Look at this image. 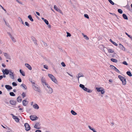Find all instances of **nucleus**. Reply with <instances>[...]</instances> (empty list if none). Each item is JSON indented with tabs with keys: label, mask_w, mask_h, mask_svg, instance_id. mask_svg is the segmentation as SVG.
Instances as JSON below:
<instances>
[{
	"label": "nucleus",
	"mask_w": 132,
	"mask_h": 132,
	"mask_svg": "<svg viewBox=\"0 0 132 132\" xmlns=\"http://www.w3.org/2000/svg\"><path fill=\"white\" fill-rule=\"evenodd\" d=\"M110 42H111L112 44H113L114 45H115L116 46H118V44H117L116 42L113 41L111 39H110Z\"/></svg>",
	"instance_id": "a878e982"
},
{
	"label": "nucleus",
	"mask_w": 132,
	"mask_h": 132,
	"mask_svg": "<svg viewBox=\"0 0 132 132\" xmlns=\"http://www.w3.org/2000/svg\"><path fill=\"white\" fill-rule=\"evenodd\" d=\"M78 76H76L77 78L78 79V81H79V78L81 77H83L84 75L83 74L80 73H79L77 75Z\"/></svg>",
	"instance_id": "f8f14e48"
},
{
	"label": "nucleus",
	"mask_w": 132,
	"mask_h": 132,
	"mask_svg": "<svg viewBox=\"0 0 132 132\" xmlns=\"http://www.w3.org/2000/svg\"><path fill=\"white\" fill-rule=\"evenodd\" d=\"M32 84V87L35 91L38 92H40V89L39 86L36 84H35L34 82L32 81H30Z\"/></svg>",
	"instance_id": "f257e3e1"
},
{
	"label": "nucleus",
	"mask_w": 132,
	"mask_h": 132,
	"mask_svg": "<svg viewBox=\"0 0 132 132\" xmlns=\"http://www.w3.org/2000/svg\"><path fill=\"white\" fill-rule=\"evenodd\" d=\"M21 95L23 98H24V97L26 96V94L25 93L23 92L22 94Z\"/></svg>",
	"instance_id": "4c0bfd02"
},
{
	"label": "nucleus",
	"mask_w": 132,
	"mask_h": 132,
	"mask_svg": "<svg viewBox=\"0 0 132 132\" xmlns=\"http://www.w3.org/2000/svg\"><path fill=\"white\" fill-rule=\"evenodd\" d=\"M44 21L46 24H48V22L47 20L45 19V20Z\"/></svg>",
	"instance_id": "c03bdc74"
},
{
	"label": "nucleus",
	"mask_w": 132,
	"mask_h": 132,
	"mask_svg": "<svg viewBox=\"0 0 132 132\" xmlns=\"http://www.w3.org/2000/svg\"><path fill=\"white\" fill-rule=\"evenodd\" d=\"M4 78H5L6 77V76L5 75H3V76H2Z\"/></svg>",
	"instance_id": "774afa93"
},
{
	"label": "nucleus",
	"mask_w": 132,
	"mask_h": 132,
	"mask_svg": "<svg viewBox=\"0 0 132 132\" xmlns=\"http://www.w3.org/2000/svg\"><path fill=\"white\" fill-rule=\"evenodd\" d=\"M30 119L32 121H34L37 120L38 117L35 115H31L30 117Z\"/></svg>",
	"instance_id": "9d476101"
},
{
	"label": "nucleus",
	"mask_w": 132,
	"mask_h": 132,
	"mask_svg": "<svg viewBox=\"0 0 132 132\" xmlns=\"http://www.w3.org/2000/svg\"><path fill=\"white\" fill-rule=\"evenodd\" d=\"M9 73V75L10 76V78L12 79H14V77L13 72H12L11 70Z\"/></svg>",
	"instance_id": "ddd939ff"
},
{
	"label": "nucleus",
	"mask_w": 132,
	"mask_h": 132,
	"mask_svg": "<svg viewBox=\"0 0 132 132\" xmlns=\"http://www.w3.org/2000/svg\"><path fill=\"white\" fill-rule=\"evenodd\" d=\"M24 126L25 129L26 131H29L30 129V127L28 123H25L24 124Z\"/></svg>",
	"instance_id": "1a4fd4ad"
},
{
	"label": "nucleus",
	"mask_w": 132,
	"mask_h": 132,
	"mask_svg": "<svg viewBox=\"0 0 132 132\" xmlns=\"http://www.w3.org/2000/svg\"><path fill=\"white\" fill-rule=\"evenodd\" d=\"M22 100V99L21 97H19L17 98V101L18 102H21Z\"/></svg>",
	"instance_id": "c756f323"
},
{
	"label": "nucleus",
	"mask_w": 132,
	"mask_h": 132,
	"mask_svg": "<svg viewBox=\"0 0 132 132\" xmlns=\"http://www.w3.org/2000/svg\"><path fill=\"white\" fill-rule=\"evenodd\" d=\"M118 11L120 14H122V11L121 9H118Z\"/></svg>",
	"instance_id": "58836bf2"
},
{
	"label": "nucleus",
	"mask_w": 132,
	"mask_h": 132,
	"mask_svg": "<svg viewBox=\"0 0 132 132\" xmlns=\"http://www.w3.org/2000/svg\"><path fill=\"white\" fill-rule=\"evenodd\" d=\"M20 72L21 73V75L23 76H25V73L24 71H22V70H20Z\"/></svg>",
	"instance_id": "bb28decb"
},
{
	"label": "nucleus",
	"mask_w": 132,
	"mask_h": 132,
	"mask_svg": "<svg viewBox=\"0 0 132 132\" xmlns=\"http://www.w3.org/2000/svg\"><path fill=\"white\" fill-rule=\"evenodd\" d=\"M125 34L128 37H129V36H130L129 35H128L127 32H125Z\"/></svg>",
	"instance_id": "e2e57ef3"
},
{
	"label": "nucleus",
	"mask_w": 132,
	"mask_h": 132,
	"mask_svg": "<svg viewBox=\"0 0 132 132\" xmlns=\"http://www.w3.org/2000/svg\"><path fill=\"white\" fill-rule=\"evenodd\" d=\"M126 73L129 76L131 77L132 76V75L130 71H127V72Z\"/></svg>",
	"instance_id": "c9c22d12"
},
{
	"label": "nucleus",
	"mask_w": 132,
	"mask_h": 132,
	"mask_svg": "<svg viewBox=\"0 0 132 132\" xmlns=\"http://www.w3.org/2000/svg\"><path fill=\"white\" fill-rule=\"evenodd\" d=\"M10 103L13 105H15L16 104V102L14 100H11L10 101Z\"/></svg>",
	"instance_id": "5701e85b"
},
{
	"label": "nucleus",
	"mask_w": 132,
	"mask_h": 132,
	"mask_svg": "<svg viewBox=\"0 0 132 132\" xmlns=\"http://www.w3.org/2000/svg\"><path fill=\"white\" fill-rule=\"evenodd\" d=\"M25 66L27 67L29 70H31L32 69V68L31 66L28 63H26L25 64Z\"/></svg>",
	"instance_id": "f3484780"
},
{
	"label": "nucleus",
	"mask_w": 132,
	"mask_h": 132,
	"mask_svg": "<svg viewBox=\"0 0 132 132\" xmlns=\"http://www.w3.org/2000/svg\"><path fill=\"white\" fill-rule=\"evenodd\" d=\"M40 125V124L39 123L37 122L36 123L35 126H34V127L37 129H39L40 128V127H39V126Z\"/></svg>",
	"instance_id": "4468645a"
},
{
	"label": "nucleus",
	"mask_w": 132,
	"mask_h": 132,
	"mask_svg": "<svg viewBox=\"0 0 132 132\" xmlns=\"http://www.w3.org/2000/svg\"><path fill=\"white\" fill-rule=\"evenodd\" d=\"M114 70H115V71H117L119 73L120 72L119 71V70L118 69H117L116 67H115Z\"/></svg>",
	"instance_id": "a18cd8bd"
},
{
	"label": "nucleus",
	"mask_w": 132,
	"mask_h": 132,
	"mask_svg": "<svg viewBox=\"0 0 132 132\" xmlns=\"http://www.w3.org/2000/svg\"><path fill=\"white\" fill-rule=\"evenodd\" d=\"M12 85L13 86H16L17 85L16 83L14 82H12Z\"/></svg>",
	"instance_id": "8fccbe9b"
},
{
	"label": "nucleus",
	"mask_w": 132,
	"mask_h": 132,
	"mask_svg": "<svg viewBox=\"0 0 132 132\" xmlns=\"http://www.w3.org/2000/svg\"><path fill=\"white\" fill-rule=\"evenodd\" d=\"M79 87L84 90L88 93H91L92 92V90H91L85 87V86L82 84H80L79 85Z\"/></svg>",
	"instance_id": "7ed1b4c3"
},
{
	"label": "nucleus",
	"mask_w": 132,
	"mask_h": 132,
	"mask_svg": "<svg viewBox=\"0 0 132 132\" xmlns=\"http://www.w3.org/2000/svg\"><path fill=\"white\" fill-rule=\"evenodd\" d=\"M82 34L85 39L87 40H88L89 39V38L86 35L84 34L83 33H82Z\"/></svg>",
	"instance_id": "473e14b6"
},
{
	"label": "nucleus",
	"mask_w": 132,
	"mask_h": 132,
	"mask_svg": "<svg viewBox=\"0 0 132 132\" xmlns=\"http://www.w3.org/2000/svg\"><path fill=\"white\" fill-rule=\"evenodd\" d=\"M11 115L12 116L13 119L15 120L16 122H19V119L18 118L17 116H14L13 114H11Z\"/></svg>",
	"instance_id": "9b49d317"
},
{
	"label": "nucleus",
	"mask_w": 132,
	"mask_h": 132,
	"mask_svg": "<svg viewBox=\"0 0 132 132\" xmlns=\"http://www.w3.org/2000/svg\"><path fill=\"white\" fill-rule=\"evenodd\" d=\"M103 87H100V88L96 87V90H97V91L98 92H100L101 91V90H102V89H103Z\"/></svg>",
	"instance_id": "b1692460"
},
{
	"label": "nucleus",
	"mask_w": 132,
	"mask_h": 132,
	"mask_svg": "<svg viewBox=\"0 0 132 132\" xmlns=\"http://www.w3.org/2000/svg\"><path fill=\"white\" fill-rule=\"evenodd\" d=\"M129 37L131 39V40H132V36H131L130 35Z\"/></svg>",
	"instance_id": "0e129e2a"
},
{
	"label": "nucleus",
	"mask_w": 132,
	"mask_h": 132,
	"mask_svg": "<svg viewBox=\"0 0 132 132\" xmlns=\"http://www.w3.org/2000/svg\"><path fill=\"white\" fill-rule=\"evenodd\" d=\"M71 114L73 115H76L77 114V113L73 110H71Z\"/></svg>",
	"instance_id": "c85d7f7f"
},
{
	"label": "nucleus",
	"mask_w": 132,
	"mask_h": 132,
	"mask_svg": "<svg viewBox=\"0 0 132 132\" xmlns=\"http://www.w3.org/2000/svg\"><path fill=\"white\" fill-rule=\"evenodd\" d=\"M108 1L109 3L111 4L112 5L114 4V3L111 0H109Z\"/></svg>",
	"instance_id": "a19ab883"
},
{
	"label": "nucleus",
	"mask_w": 132,
	"mask_h": 132,
	"mask_svg": "<svg viewBox=\"0 0 132 132\" xmlns=\"http://www.w3.org/2000/svg\"><path fill=\"white\" fill-rule=\"evenodd\" d=\"M47 26L49 28H51V25L50 24H47Z\"/></svg>",
	"instance_id": "5fc2aeb1"
},
{
	"label": "nucleus",
	"mask_w": 132,
	"mask_h": 132,
	"mask_svg": "<svg viewBox=\"0 0 132 132\" xmlns=\"http://www.w3.org/2000/svg\"><path fill=\"white\" fill-rule=\"evenodd\" d=\"M100 92L102 94H104L105 93V90L103 88L101 90Z\"/></svg>",
	"instance_id": "e433bc0d"
},
{
	"label": "nucleus",
	"mask_w": 132,
	"mask_h": 132,
	"mask_svg": "<svg viewBox=\"0 0 132 132\" xmlns=\"http://www.w3.org/2000/svg\"><path fill=\"white\" fill-rule=\"evenodd\" d=\"M36 14L38 16L40 15V13L38 12H36Z\"/></svg>",
	"instance_id": "4d7b16f0"
},
{
	"label": "nucleus",
	"mask_w": 132,
	"mask_h": 132,
	"mask_svg": "<svg viewBox=\"0 0 132 132\" xmlns=\"http://www.w3.org/2000/svg\"><path fill=\"white\" fill-rule=\"evenodd\" d=\"M11 70H9L7 69H3L2 71L3 74L7 75L9 73Z\"/></svg>",
	"instance_id": "0eeeda50"
},
{
	"label": "nucleus",
	"mask_w": 132,
	"mask_h": 132,
	"mask_svg": "<svg viewBox=\"0 0 132 132\" xmlns=\"http://www.w3.org/2000/svg\"><path fill=\"white\" fill-rule=\"evenodd\" d=\"M33 108L35 109H38L39 108V107L36 104H35L33 105Z\"/></svg>",
	"instance_id": "aec40b11"
},
{
	"label": "nucleus",
	"mask_w": 132,
	"mask_h": 132,
	"mask_svg": "<svg viewBox=\"0 0 132 132\" xmlns=\"http://www.w3.org/2000/svg\"><path fill=\"white\" fill-rule=\"evenodd\" d=\"M17 2L20 4H21V2L20 1H19V0Z\"/></svg>",
	"instance_id": "338daca9"
},
{
	"label": "nucleus",
	"mask_w": 132,
	"mask_h": 132,
	"mask_svg": "<svg viewBox=\"0 0 132 132\" xmlns=\"http://www.w3.org/2000/svg\"><path fill=\"white\" fill-rule=\"evenodd\" d=\"M110 67H111V68L112 69H114L116 67H115L113 65H111L110 66Z\"/></svg>",
	"instance_id": "de8ad7c7"
},
{
	"label": "nucleus",
	"mask_w": 132,
	"mask_h": 132,
	"mask_svg": "<svg viewBox=\"0 0 132 132\" xmlns=\"http://www.w3.org/2000/svg\"><path fill=\"white\" fill-rule=\"evenodd\" d=\"M41 19H42V20L44 21L45 19L43 18H41Z\"/></svg>",
	"instance_id": "69168bd1"
},
{
	"label": "nucleus",
	"mask_w": 132,
	"mask_h": 132,
	"mask_svg": "<svg viewBox=\"0 0 132 132\" xmlns=\"http://www.w3.org/2000/svg\"><path fill=\"white\" fill-rule=\"evenodd\" d=\"M88 127L89 129L93 131V132H97L94 128L90 126H88Z\"/></svg>",
	"instance_id": "4be33fe9"
},
{
	"label": "nucleus",
	"mask_w": 132,
	"mask_h": 132,
	"mask_svg": "<svg viewBox=\"0 0 132 132\" xmlns=\"http://www.w3.org/2000/svg\"><path fill=\"white\" fill-rule=\"evenodd\" d=\"M84 16L87 19L89 18V17L88 16V15L87 14H85L84 15Z\"/></svg>",
	"instance_id": "37998d69"
},
{
	"label": "nucleus",
	"mask_w": 132,
	"mask_h": 132,
	"mask_svg": "<svg viewBox=\"0 0 132 132\" xmlns=\"http://www.w3.org/2000/svg\"><path fill=\"white\" fill-rule=\"evenodd\" d=\"M111 60L113 62L115 63H117L118 62L117 60L113 58L111 59Z\"/></svg>",
	"instance_id": "72a5a7b5"
},
{
	"label": "nucleus",
	"mask_w": 132,
	"mask_h": 132,
	"mask_svg": "<svg viewBox=\"0 0 132 132\" xmlns=\"http://www.w3.org/2000/svg\"><path fill=\"white\" fill-rule=\"evenodd\" d=\"M122 16L123 18L125 19L128 20V18L127 16L125 14H123Z\"/></svg>",
	"instance_id": "7c9ffc66"
},
{
	"label": "nucleus",
	"mask_w": 132,
	"mask_h": 132,
	"mask_svg": "<svg viewBox=\"0 0 132 132\" xmlns=\"http://www.w3.org/2000/svg\"><path fill=\"white\" fill-rule=\"evenodd\" d=\"M45 86L47 87L45 88V89L47 93L49 94H52L53 92V89L50 87V86L48 84Z\"/></svg>",
	"instance_id": "f03ea898"
},
{
	"label": "nucleus",
	"mask_w": 132,
	"mask_h": 132,
	"mask_svg": "<svg viewBox=\"0 0 132 132\" xmlns=\"http://www.w3.org/2000/svg\"><path fill=\"white\" fill-rule=\"evenodd\" d=\"M119 47L122 50L125 51V48L121 44H119Z\"/></svg>",
	"instance_id": "dca6fc26"
},
{
	"label": "nucleus",
	"mask_w": 132,
	"mask_h": 132,
	"mask_svg": "<svg viewBox=\"0 0 132 132\" xmlns=\"http://www.w3.org/2000/svg\"><path fill=\"white\" fill-rule=\"evenodd\" d=\"M3 78V77L2 76H0V80H1Z\"/></svg>",
	"instance_id": "bf43d9fd"
},
{
	"label": "nucleus",
	"mask_w": 132,
	"mask_h": 132,
	"mask_svg": "<svg viewBox=\"0 0 132 132\" xmlns=\"http://www.w3.org/2000/svg\"><path fill=\"white\" fill-rule=\"evenodd\" d=\"M44 67L46 69H48V66L47 65H44Z\"/></svg>",
	"instance_id": "09e8293b"
},
{
	"label": "nucleus",
	"mask_w": 132,
	"mask_h": 132,
	"mask_svg": "<svg viewBox=\"0 0 132 132\" xmlns=\"http://www.w3.org/2000/svg\"><path fill=\"white\" fill-rule=\"evenodd\" d=\"M28 18L31 21H34L33 19L32 18L31 16L30 15H29L28 16Z\"/></svg>",
	"instance_id": "393cba45"
},
{
	"label": "nucleus",
	"mask_w": 132,
	"mask_h": 132,
	"mask_svg": "<svg viewBox=\"0 0 132 132\" xmlns=\"http://www.w3.org/2000/svg\"><path fill=\"white\" fill-rule=\"evenodd\" d=\"M28 102L26 100H23L22 101V103L23 105L26 106L28 104Z\"/></svg>",
	"instance_id": "6ab92c4d"
},
{
	"label": "nucleus",
	"mask_w": 132,
	"mask_h": 132,
	"mask_svg": "<svg viewBox=\"0 0 132 132\" xmlns=\"http://www.w3.org/2000/svg\"><path fill=\"white\" fill-rule=\"evenodd\" d=\"M54 9L55 10H56L57 11V12H60V13L62 14H63L62 11L60 10L55 5L54 6Z\"/></svg>",
	"instance_id": "2eb2a0df"
},
{
	"label": "nucleus",
	"mask_w": 132,
	"mask_h": 132,
	"mask_svg": "<svg viewBox=\"0 0 132 132\" xmlns=\"http://www.w3.org/2000/svg\"><path fill=\"white\" fill-rule=\"evenodd\" d=\"M10 95L12 96H15V94L13 92H11L10 93Z\"/></svg>",
	"instance_id": "ea45409f"
},
{
	"label": "nucleus",
	"mask_w": 132,
	"mask_h": 132,
	"mask_svg": "<svg viewBox=\"0 0 132 132\" xmlns=\"http://www.w3.org/2000/svg\"><path fill=\"white\" fill-rule=\"evenodd\" d=\"M10 36L12 41L13 43H15L16 42L17 40L14 36L11 35V34L10 35Z\"/></svg>",
	"instance_id": "6e6552de"
},
{
	"label": "nucleus",
	"mask_w": 132,
	"mask_h": 132,
	"mask_svg": "<svg viewBox=\"0 0 132 132\" xmlns=\"http://www.w3.org/2000/svg\"><path fill=\"white\" fill-rule=\"evenodd\" d=\"M2 65L4 67H6V65L4 63H2Z\"/></svg>",
	"instance_id": "6e6d98bb"
},
{
	"label": "nucleus",
	"mask_w": 132,
	"mask_h": 132,
	"mask_svg": "<svg viewBox=\"0 0 132 132\" xmlns=\"http://www.w3.org/2000/svg\"><path fill=\"white\" fill-rule=\"evenodd\" d=\"M21 86L24 89H27V87L26 86V85L23 84H22L21 85Z\"/></svg>",
	"instance_id": "f704fd0d"
},
{
	"label": "nucleus",
	"mask_w": 132,
	"mask_h": 132,
	"mask_svg": "<svg viewBox=\"0 0 132 132\" xmlns=\"http://www.w3.org/2000/svg\"><path fill=\"white\" fill-rule=\"evenodd\" d=\"M61 64L63 67H65V65L64 62H62L61 63Z\"/></svg>",
	"instance_id": "49530a36"
},
{
	"label": "nucleus",
	"mask_w": 132,
	"mask_h": 132,
	"mask_svg": "<svg viewBox=\"0 0 132 132\" xmlns=\"http://www.w3.org/2000/svg\"><path fill=\"white\" fill-rule=\"evenodd\" d=\"M4 55L6 59H8L9 58V55L6 53H4Z\"/></svg>",
	"instance_id": "2f4dec72"
},
{
	"label": "nucleus",
	"mask_w": 132,
	"mask_h": 132,
	"mask_svg": "<svg viewBox=\"0 0 132 132\" xmlns=\"http://www.w3.org/2000/svg\"><path fill=\"white\" fill-rule=\"evenodd\" d=\"M67 37H70L71 36V34L69 33L68 32H67Z\"/></svg>",
	"instance_id": "79ce46f5"
},
{
	"label": "nucleus",
	"mask_w": 132,
	"mask_h": 132,
	"mask_svg": "<svg viewBox=\"0 0 132 132\" xmlns=\"http://www.w3.org/2000/svg\"><path fill=\"white\" fill-rule=\"evenodd\" d=\"M17 80L19 82H21L22 81L21 79V78L18 79Z\"/></svg>",
	"instance_id": "864d4df0"
},
{
	"label": "nucleus",
	"mask_w": 132,
	"mask_h": 132,
	"mask_svg": "<svg viewBox=\"0 0 132 132\" xmlns=\"http://www.w3.org/2000/svg\"><path fill=\"white\" fill-rule=\"evenodd\" d=\"M118 77L122 81V84L124 85H125L126 83V78L121 75H119Z\"/></svg>",
	"instance_id": "39448f33"
},
{
	"label": "nucleus",
	"mask_w": 132,
	"mask_h": 132,
	"mask_svg": "<svg viewBox=\"0 0 132 132\" xmlns=\"http://www.w3.org/2000/svg\"><path fill=\"white\" fill-rule=\"evenodd\" d=\"M41 81L42 85L44 86H46V85L48 84L46 82L45 79L44 77H42L41 78Z\"/></svg>",
	"instance_id": "423d86ee"
},
{
	"label": "nucleus",
	"mask_w": 132,
	"mask_h": 132,
	"mask_svg": "<svg viewBox=\"0 0 132 132\" xmlns=\"http://www.w3.org/2000/svg\"><path fill=\"white\" fill-rule=\"evenodd\" d=\"M18 20L20 22L23 24H24V23L22 18L20 17H18Z\"/></svg>",
	"instance_id": "a211bd4d"
},
{
	"label": "nucleus",
	"mask_w": 132,
	"mask_h": 132,
	"mask_svg": "<svg viewBox=\"0 0 132 132\" xmlns=\"http://www.w3.org/2000/svg\"><path fill=\"white\" fill-rule=\"evenodd\" d=\"M25 24L28 27H29V24L27 22H25Z\"/></svg>",
	"instance_id": "3c124183"
},
{
	"label": "nucleus",
	"mask_w": 132,
	"mask_h": 132,
	"mask_svg": "<svg viewBox=\"0 0 132 132\" xmlns=\"http://www.w3.org/2000/svg\"><path fill=\"white\" fill-rule=\"evenodd\" d=\"M122 63L123 64L125 65H128V64L126 62V61H124Z\"/></svg>",
	"instance_id": "603ef678"
},
{
	"label": "nucleus",
	"mask_w": 132,
	"mask_h": 132,
	"mask_svg": "<svg viewBox=\"0 0 132 132\" xmlns=\"http://www.w3.org/2000/svg\"><path fill=\"white\" fill-rule=\"evenodd\" d=\"M109 81L110 82H112V79H109Z\"/></svg>",
	"instance_id": "680f3d73"
},
{
	"label": "nucleus",
	"mask_w": 132,
	"mask_h": 132,
	"mask_svg": "<svg viewBox=\"0 0 132 132\" xmlns=\"http://www.w3.org/2000/svg\"><path fill=\"white\" fill-rule=\"evenodd\" d=\"M5 88L8 89L10 90L12 89V87L8 85H6L5 86Z\"/></svg>",
	"instance_id": "412c9836"
},
{
	"label": "nucleus",
	"mask_w": 132,
	"mask_h": 132,
	"mask_svg": "<svg viewBox=\"0 0 132 132\" xmlns=\"http://www.w3.org/2000/svg\"><path fill=\"white\" fill-rule=\"evenodd\" d=\"M35 132H41V131L40 130H37L35 131Z\"/></svg>",
	"instance_id": "13d9d810"
},
{
	"label": "nucleus",
	"mask_w": 132,
	"mask_h": 132,
	"mask_svg": "<svg viewBox=\"0 0 132 132\" xmlns=\"http://www.w3.org/2000/svg\"><path fill=\"white\" fill-rule=\"evenodd\" d=\"M67 73L69 75V76H70L71 77H73V76L70 75V74H69V73L68 72H67Z\"/></svg>",
	"instance_id": "052dcab7"
},
{
	"label": "nucleus",
	"mask_w": 132,
	"mask_h": 132,
	"mask_svg": "<svg viewBox=\"0 0 132 132\" xmlns=\"http://www.w3.org/2000/svg\"><path fill=\"white\" fill-rule=\"evenodd\" d=\"M108 52L109 53H113L114 52V51L113 50L111 49H108Z\"/></svg>",
	"instance_id": "cd10ccee"
},
{
	"label": "nucleus",
	"mask_w": 132,
	"mask_h": 132,
	"mask_svg": "<svg viewBox=\"0 0 132 132\" xmlns=\"http://www.w3.org/2000/svg\"><path fill=\"white\" fill-rule=\"evenodd\" d=\"M48 76L49 78H50L54 82L57 84V81L55 78L52 74L49 73L48 74Z\"/></svg>",
	"instance_id": "20e7f679"
}]
</instances>
